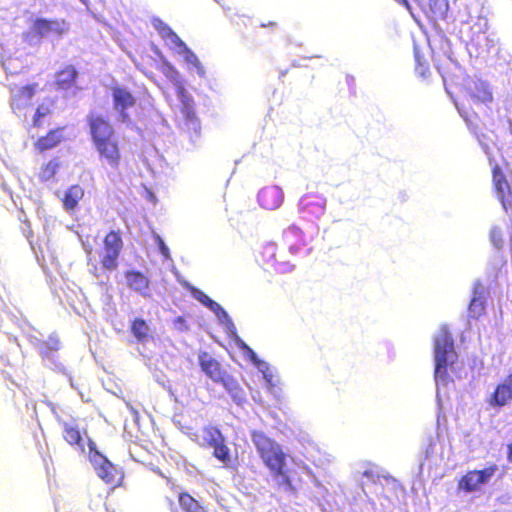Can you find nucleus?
Here are the masks:
<instances>
[{
	"label": "nucleus",
	"mask_w": 512,
	"mask_h": 512,
	"mask_svg": "<svg viewBox=\"0 0 512 512\" xmlns=\"http://www.w3.org/2000/svg\"><path fill=\"white\" fill-rule=\"evenodd\" d=\"M415 70H416L417 74L422 76V77H425L427 75V73H428V67L423 65L420 62H418Z\"/></svg>",
	"instance_id": "58836bf2"
},
{
	"label": "nucleus",
	"mask_w": 512,
	"mask_h": 512,
	"mask_svg": "<svg viewBox=\"0 0 512 512\" xmlns=\"http://www.w3.org/2000/svg\"><path fill=\"white\" fill-rule=\"evenodd\" d=\"M123 248L122 234L119 230L109 231L103 239V254L100 262L103 269L108 271L116 270L118 258Z\"/></svg>",
	"instance_id": "6e6552de"
},
{
	"label": "nucleus",
	"mask_w": 512,
	"mask_h": 512,
	"mask_svg": "<svg viewBox=\"0 0 512 512\" xmlns=\"http://www.w3.org/2000/svg\"><path fill=\"white\" fill-rule=\"evenodd\" d=\"M38 90L36 83L27 84L12 93L10 106L18 117H26L27 109L31 106L32 99Z\"/></svg>",
	"instance_id": "9b49d317"
},
{
	"label": "nucleus",
	"mask_w": 512,
	"mask_h": 512,
	"mask_svg": "<svg viewBox=\"0 0 512 512\" xmlns=\"http://www.w3.org/2000/svg\"><path fill=\"white\" fill-rule=\"evenodd\" d=\"M125 278L130 289L144 297H150V281L144 273L137 270H128L125 272Z\"/></svg>",
	"instance_id": "4be33fe9"
},
{
	"label": "nucleus",
	"mask_w": 512,
	"mask_h": 512,
	"mask_svg": "<svg viewBox=\"0 0 512 512\" xmlns=\"http://www.w3.org/2000/svg\"><path fill=\"white\" fill-rule=\"evenodd\" d=\"M426 6L434 15L443 14L447 8L446 0H426Z\"/></svg>",
	"instance_id": "473e14b6"
},
{
	"label": "nucleus",
	"mask_w": 512,
	"mask_h": 512,
	"mask_svg": "<svg viewBox=\"0 0 512 512\" xmlns=\"http://www.w3.org/2000/svg\"><path fill=\"white\" fill-rule=\"evenodd\" d=\"M486 292L482 285L477 284L473 288L472 298L468 306V317L471 319H479L486 311Z\"/></svg>",
	"instance_id": "aec40b11"
},
{
	"label": "nucleus",
	"mask_w": 512,
	"mask_h": 512,
	"mask_svg": "<svg viewBox=\"0 0 512 512\" xmlns=\"http://www.w3.org/2000/svg\"><path fill=\"white\" fill-rule=\"evenodd\" d=\"M395 1H396L397 3H399V4L403 5V6H405L406 8H409V7H410L408 0H395Z\"/></svg>",
	"instance_id": "c03bdc74"
},
{
	"label": "nucleus",
	"mask_w": 512,
	"mask_h": 512,
	"mask_svg": "<svg viewBox=\"0 0 512 512\" xmlns=\"http://www.w3.org/2000/svg\"><path fill=\"white\" fill-rule=\"evenodd\" d=\"M493 182L498 199L502 203L503 208L508 210L511 206L512 191L509 182L497 165L493 168Z\"/></svg>",
	"instance_id": "dca6fc26"
},
{
	"label": "nucleus",
	"mask_w": 512,
	"mask_h": 512,
	"mask_svg": "<svg viewBox=\"0 0 512 512\" xmlns=\"http://www.w3.org/2000/svg\"><path fill=\"white\" fill-rule=\"evenodd\" d=\"M304 233L296 226H290L282 234V246L290 255L297 256L307 246Z\"/></svg>",
	"instance_id": "f8f14e48"
},
{
	"label": "nucleus",
	"mask_w": 512,
	"mask_h": 512,
	"mask_svg": "<svg viewBox=\"0 0 512 512\" xmlns=\"http://www.w3.org/2000/svg\"><path fill=\"white\" fill-rule=\"evenodd\" d=\"M252 441L264 465L270 470L279 487L295 491L302 484L299 473L286 467V454L281 446L263 432L252 433Z\"/></svg>",
	"instance_id": "f03ea898"
},
{
	"label": "nucleus",
	"mask_w": 512,
	"mask_h": 512,
	"mask_svg": "<svg viewBox=\"0 0 512 512\" xmlns=\"http://www.w3.org/2000/svg\"><path fill=\"white\" fill-rule=\"evenodd\" d=\"M112 98L114 108L120 112L123 118L127 117L125 111L133 107L136 103L133 94L122 86L112 87Z\"/></svg>",
	"instance_id": "6ab92c4d"
},
{
	"label": "nucleus",
	"mask_w": 512,
	"mask_h": 512,
	"mask_svg": "<svg viewBox=\"0 0 512 512\" xmlns=\"http://www.w3.org/2000/svg\"><path fill=\"white\" fill-rule=\"evenodd\" d=\"M60 168V161L58 158L50 159L47 163L43 164L39 170L38 177L42 182L51 180Z\"/></svg>",
	"instance_id": "c756f323"
},
{
	"label": "nucleus",
	"mask_w": 512,
	"mask_h": 512,
	"mask_svg": "<svg viewBox=\"0 0 512 512\" xmlns=\"http://www.w3.org/2000/svg\"><path fill=\"white\" fill-rule=\"evenodd\" d=\"M255 260L264 271L277 275H286L295 269V265L283 254H278L277 245L273 242L261 245L256 250Z\"/></svg>",
	"instance_id": "39448f33"
},
{
	"label": "nucleus",
	"mask_w": 512,
	"mask_h": 512,
	"mask_svg": "<svg viewBox=\"0 0 512 512\" xmlns=\"http://www.w3.org/2000/svg\"><path fill=\"white\" fill-rule=\"evenodd\" d=\"M218 383L223 385L236 404L241 405L246 401V394L243 388L230 374L224 376Z\"/></svg>",
	"instance_id": "bb28decb"
},
{
	"label": "nucleus",
	"mask_w": 512,
	"mask_h": 512,
	"mask_svg": "<svg viewBox=\"0 0 512 512\" xmlns=\"http://www.w3.org/2000/svg\"><path fill=\"white\" fill-rule=\"evenodd\" d=\"M491 101L492 94L484 81L467 79L464 85V99L459 111L469 126L477 128L479 117L476 114H471L470 110L474 106L485 105Z\"/></svg>",
	"instance_id": "20e7f679"
},
{
	"label": "nucleus",
	"mask_w": 512,
	"mask_h": 512,
	"mask_svg": "<svg viewBox=\"0 0 512 512\" xmlns=\"http://www.w3.org/2000/svg\"><path fill=\"white\" fill-rule=\"evenodd\" d=\"M158 242H159V247H160V250H161L162 254L167 256L168 255V248L165 246V244H164V242L162 241L161 238H158Z\"/></svg>",
	"instance_id": "a19ab883"
},
{
	"label": "nucleus",
	"mask_w": 512,
	"mask_h": 512,
	"mask_svg": "<svg viewBox=\"0 0 512 512\" xmlns=\"http://www.w3.org/2000/svg\"><path fill=\"white\" fill-rule=\"evenodd\" d=\"M438 70L441 73L444 82H447L450 79V74L447 71L443 70L440 66L438 67Z\"/></svg>",
	"instance_id": "79ce46f5"
},
{
	"label": "nucleus",
	"mask_w": 512,
	"mask_h": 512,
	"mask_svg": "<svg viewBox=\"0 0 512 512\" xmlns=\"http://www.w3.org/2000/svg\"><path fill=\"white\" fill-rule=\"evenodd\" d=\"M237 345L239 347V349H241L243 351V353L254 363L256 364L258 367H260V365H264L265 363L260 361L256 355V353L254 352V350L249 347L244 341L242 340H239L237 342Z\"/></svg>",
	"instance_id": "72a5a7b5"
},
{
	"label": "nucleus",
	"mask_w": 512,
	"mask_h": 512,
	"mask_svg": "<svg viewBox=\"0 0 512 512\" xmlns=\"http://www.w3.org/2000/svg\"><path fill=\"white\" fill-rule=\"evenodd\" d=\"M97 475L107 484L115 487L120 484L123 476L117 467L108 459H102L96 465Z\"/></svg>",
	"instance_id": "412c9836"
},
{
	"label": "nucleus",
	"mask_w": 512,
	"mask_h": 512,
	"mask_svg": "<svg viewBox=\"0 0 512 512\" xmlns=\"http://www.w3.org/2000/svg\"><path fill=\"white\" fill-rule=\"evenodd\" d=\"M130 332L140 343H145L152 338V330L150 325L145 319L141 317H135L131 321Z\"/></svg>",
	"instance_id": "a878e982"
},
{
	"label": "nucleus",
	"mask_w": 512,
	"mask_h": 512,
	"mask_svg": "<svg viewBox=\"0 0 512 512\" xmlns=\"http://www.w3.org/2000/svg\"><path fill=\"white\" fill-rule=\"evenodd\" d=\"M171 512H206L199 502L190 494L183 492L178 495V503L170 502Z\"/></svg>",
	"instance_id": "393cba45"
},
{
	"label": "nucleus",
	"mask_w": 512,
	"mask_h": 512,
	"mask_svg": "<svg viewBox=\"0 0 512 512\" xmlns=\"http://www.w3.org/2000/svg\"><path fill=\"white\" fill-rule=\"evenodd\" d=\"M265 369H261L263 373V377L267 384V389L271 393H277V389L279 386V379L273 375V373L270 371L269 367L264 364Z\"/></svg>",
	"instance_id": "7c9ffc66"
},
{
	"label": "nucleus",
	"mask_w": 512,
	"mask_h": 512,
	"mask_svg": "<svg viewBox=\"0 0 512 512\" xmlns=\"http://www.w3.org/2000/svg\"><path fill=\"white\" fill-rule=\"evenodd\" d=\"M260 26H261L262 28H267V27H269V28H275V27L277 26V23H276L275 21H269V22H267V23H262Z\"/></svg>",
	"instance_id": "37998d69"
},
{
	"label": "nucleus",
	"mask_w": 512,
	"mask_h": 512,
	"mask_svg": "<svg viewBox=\"0 0 512 512\" xmlns=\"http://www.w3.org/2000/svg\"><path fill=\"white\" fill-rule=\"evenodd\" d=\"M491 241L495 247L500 248L503 245V234L498 228H494L490 233Z\"/></svg>",
	"instance_id": "c9c22d12"
},
{
	"label": "nucleus",
	"mask_w": 512,
	"mask_h": 512,
	"mask_svg": "<svg viewBox=\"0 0 512 512\" xmlns=\"http://www.w3.org/2000/svg\"><path fill=\"white\" fill-rule=\"evenodd\" d=\"M284 196L280 187L271 185L260 190L258 202L261 207L267 210H275L283 203Z\"/></svg>",
	"instance_id": "f3484780"
},
{
	"label": "nucleus",
	"mask_w": 512,
	"mask_h": 512,
	"mask_svg": "<svg viewBox=\"0 0 512 512\" xmlns=\"http://www.w3.org/2000/svg\"><path fill=\"white\" fill-rule=\"evenodd\" d=\"M87 444H88V458L91 463L96 465L97 463L101 462L102 459H106L100 451L97 449L95 442L87 437Z\"/></svg>",
	"instance_id": "2f4dec72"
},
{
	"label": "nucleus",
	"mask_w": 512,
	"mask_h": 512,
	"mask_svg": "<svg viewBox=\"0 0 512 512\" xmlns=\"http://www.w3.org/2000/svg\"><path fill=\"white\" fill-rule=\"evenodd\" d=\"M508 455H509V457L512 456V444L508 445Z\"/></svg>",
	"instance_id": "a18cd8bd"
},
{
	"label": "nucleus",
	"mask_w": 512,
	"mask_h": 512,
	"mask_svg": "<svg viewBox=\"0 0 512 512\" xmlns=\"http://www.w3.org/2000/svg\"><path fill=\"white\" fill-rule=\"evenodd\" d=\"M55 101L52 98H46L38 104L32 117L31 127L41 129L46 124V119L51 117L54 111Z\"/></svg>",
	"instance_id": "b1692460"
},
{
	"label": "nucleus",
	"mask_w": 512,
	"mask_h": 512,
	"mask_svg": "<svg viewBox=\"0 0 512 512\" xmlns=\"http://www.w3.org/2000/svg\"><path fill=\"white\" fill-rule=\"evenodd\" d=\"M202 445L213 448V456L222 464L227 465L230 463V449L226 444L225 437L217 427L207 426L203 429Z\"/></svg>",
	"instance_id": "1a4fd4ad"
},
{
	"label": "nucleus",
	"mask_w": 512,
	"mask_h": 512,
	"mask_svg": "<svg viewBox=\"0 0 512 512\" xmlns=\"http://www.w3.org/2000/svg\"><path fill=\"white\" fill-rule=\"evenodd\" d=\"M497 471L496 465H490L481 470H471L458 481V489L470 493L480 489Z\"/></svg>",
	"instance_id": "9d476101"
},
{
	"label": "nucleus",
	"mask_w": 512,
	"mask_h": 512,
	"mask_svg": "<svg viewBox=\"0 0 512 512\" xmlns=\"http://www.w3.org/2000/svg\"><path fill=\"white\" fill-rule=\"evenodd\" d=\"M198 363L202 371L212 381L218 383L228 373L223 369L219 361L213 358L208 352L202 351L198 355Z\"/></svg>",
	"instance_id": "ddd939ff"
},
{
	"label": "nucleus",
	"mask_w": 512,
	"mask_h": 512,
	"mask_svg": "<svg viewBox=\"0 0 512 512\" xmlns=\"http://www.w3.org/2000/svg\"><path fill=\"white\" fill-rule=\"evenodd\" d=\"M84 196V190L79 185H72L70 186L64 195L63 198V205L66 210H73L77 205L78 202L83 198Z\"/></svg>",
	"instance_id": "cd10ccee"
},
{
	"label": "nucleus",
	"mask_w": 512,
	"mask_h": 512,
	"mask_svg": "<svg viewBox=\"0 0 512 512\" xmlns=\"http://www.w3.org/2000/svg\"><path fill=\"white\" fill-rule=\"evenodd\" d=\"M174 324L180 331L188 330V325L186 324L185 319L181 316L174 319Z\"/></svg>",
	"instance_id": "e433bc0d"
},
{
	"label": "nucleus",
	"mask_w": 512,
	"mask_h": 512,
	"mask_svg": "<svg viewBox=\"0 0 512 512\" xmlns=\"http://www.w3.org/2000/svg\"><path fill=\"white\" fill-rule=\"evenodd\" d=\"M68 30V24L64 19L36 18L32 22L30 30L25 32L23 37L26 40L42 39L49 36L62 37Z\"/></svg>",
	"instance_id": "0eeeda50"
},
{
	"label": "nucleus",
	"mask_w": 512,
	"mask_h": 512,
	"mask_svg": "<svg viewBox=\"0 0 512 512\" xmlns=\"http://www.w3.org/2000/svg\"><path fill=\"white\" fill-rule=\"evenodd\" d=\"M457 359L458 354L454 347L452 335L444 327L434 339L435 380L447 384L450 381L448 369L453 368Z\"/></svg>",
	"instance_id": "7ed1b4c3"
},
{
	"label": "nucleus",
	"mask_w": 512,
	"mask_h": 512,
	"mask_svg": "<svg viewBox=\"0 0 512 512\" xmlns=\"http://www.w3.org/2000/svg\"><path fill=\"white\" fill-rule=\"evenodd\" d=\"M300 209L303 213L319 218L325 213L326 200L316 193H307L300 199Z\"/></svg>",
	"instance_id": "4468645a"
},
{
	"label": "nucleus",
	"mask_w": 512,
	"mask_h": 512,
	"mask_svg": "<svg viewBox=\"0 0 512 512\" xmlns=\"http://www.w3.org/2000/svg\"><path fill=\"white\" fill-rule=\"evenodd\" d=\"M137 66L145 75H147L148 77H151V75H150L151 74V70H150V68L147 65H145V64H138Z\"/></svg>",
	"instance_id": "ea45409f"
},
{
	"label": "nucleus",
	"mask_w": 512,
	"mask_h": 512,
	"mask_svg": "<svg viewBox=\"0 0 512 512\" xmlns=\"http://www.w3.org/2000/svg\"><path fill=\"white\" fill-rule=\"evenodd\" d=\"M512 399V387L507 384L498 385L495 389L492 398L491 405L503 406L506 405Z\"/></svg>",
	"instance_id": "c85d7f7f"
},
{
	"label": "nucleus",
	"mask_w": 512,
	"mask_h": 512,
	"mask_svg": "<svg viewBox=\"0 0 512 512\" xmlns=\"http://www.w3.org/2000/svg\"><path fill=\"white\" fill-rule=\"evenodd\" d=\"M78 71L74 65L68 64L59 69L54 76V86L57 90L68 91L76 86Z\"/></svg>",
	"instance_id": "a211bd4d"
},
{
	"label": "nucleus",
	"mask_w": 512,
	"mask_h": 512,
	"mask_svg": "<svg viewBox=\"0 0 512 512\" xmlns=\"http://www.w3.org/2000/svg\"><path fill=\"white\" fill-rule=\"evenodd\" d=\"M162 71L176 87L177 96L181 102L180 110L184 119L192 124L198 123L193 99L181 82L178 71L167 62L162 66Z\"/></svg>",
	"instance_id": "423d86ee"
},
{
	"label": "nucleus",
	"mask_w": 512,
	"mask_h": 512,
	"mask_svg": "<svg viewBox=\"0 0 512 512\" xmlns=\"http://www.w3.org/2000/svg\"><path fill=\"white\" fill-rule=\"evenodd\" d=\"M58 422L62 426V436L63 439L70 445V446H78L82 452H84L83 447V436L80 432V429L76 423V420H73L71 422L63 421L61 419H58Z\"/></svg>",
	"instance_id": "5701e85b"
},
{
	"label": "nucleus",
	"mask_w": 512,
	"mask_h": 512,
	"mask_svg": "<svg viewBox=\"0 0 512 512\" xmlns=\"http://www.w3.org/2000/svg\"><path fill=\"white\" fill-rule=\"evenodd\" d=\"M199 300L205 304L206 306L210 307V308H213L214 306L218 307L219 308V305L214 302L213 300H211L207 295L205 294H202L201 297L199 298Z\"/></svg>",
	"instance_id": "4c0bfd02"
},
{
	"label": "nucleus",
	"mask_w": 512,
	"mask_h": 512,
	"mask_svg": "<svg viewBox=\"0 0 512 512\" xmlns=\"http://www.w3.org/2000/svg\"><path fill=\"white\" fill-rule=\"evenodd\" d=\"M65 129V126L50 129L45 135L37 138L34 142L35 149L42 153L57 147L66 139Z\"/></svg>",
	"instance_id": "2eb2a0df"
},
{
	"label": "nucleus",
	"mask_w": 512,
	"mask_h": 512,
	"mask_svg": "<svg viewBox=\"0 0 512 512\" xmlns=\"http://www.w3.org/2000/svg\"><path fill=\"white\" fill-rule=\"evenodd\" d=\"M86 123L91 143L98 160L105 168L119 171L122 163V149L114 125L107 116L91 112Z\"/></svg>",
	"instance_id": "f257e3e1"
},
{
	"label": "nucleus",
	"mask_w": 512,
	"mask_h": 512,
	"mask_svg": "<svg viewBox=\"0 0 512 512\" xmlns=\"http://www.w3.org/2000/svg\"><path fill=\"white\" fill-rule=\"evenodd\" d=\"M169 35L171 36L173 43L177 47L187 52L191 58L196 59L195 54L187 48L186 44L178 37L176 33H174L172 30H169Z\"/></svg>",
	"instance_id": "f704fd0d"
}]
</instances>
